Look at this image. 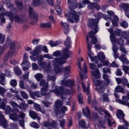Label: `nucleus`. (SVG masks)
I'll use <instances>...</instances> for the list:
<instances>
[{
	"label": "nucleus",
	"instance_id": "1",
	"mask_svg": "<svg viewBox=\"0 0 129 129\" xmlns=\"http://www.w3.org/2000/svg\"><path fill=\"white\" fill-rule=\"evenodd\" d=\"M12 0H5L4 3L6 4V6H7L8 9H10L11 8V11L9 12L8 11H6L4 7H3V4L4 2H2L0 4V12H3L0 14V19L1 22H0V25L2 26L3 24H5L6 23V18L4 16H6L9 18L10 21L13 22L15 21L17 23H20L21 22V18L19 17V16L16 15L17 14V9L14 7V4L11 2Z\"/></svg>",
	"mask_w": 129,
	"mask_h": 129
},
{
	"label": "nucleus",
	"instance_id": "2",
	"mask_svg": "<svg viewBox=\"0 0 129 129\" xmlns=\"http://www.w3.org/2000/svg\"><path fill=\"white\" fill-rule=\"evenodd\" d=\"M63 54V52L60 50H56L53 52L52 55L54 57H59V56L61 55L60 58H55L53 60L51 61V64L53 65L54 68V72H53V75H52V76H55V74H60L62 72V70L64 72L65 75L64 77L65 78H67V77H69V74L70 73V67L68 66L66 68H63L61 69L59 68V65H63V64H65L66 63V59H64L62 58V55Z\"/></svg>",
	"mask_w": 129,
	"mask_h": 129
},
{
	"label": "nucleus",
	"instance_id": "3",
	"mask_svg": "<svg viewBox=\"0 0 129 129\" xmlns=\"http://www.w3.org/2000/svg\"><path fill=\"white\" fill-rule=\"evenodd\" d=\"M30 59L34 62H36V61L38 60L37 63L38 64L40 68L43 70H44V71H46V72L47 73L46 79L48 80V81H50V80H51V81H55V80H56V77H55L54 76H52L54 75V72H53L52 67H51V62H50V60H48L49 62L48 64H47V62H46V61H43L44 58H43V56L42 55H39L38 56H37V58L33 56H31Z\"/></svg>",
	"mask_w": 129,
	"mask_h": 129
},
{
	"label": "nucleus",
	"instance_id": "4",
	"mask_svg": "<svg viewBox=\"0 0 129 129\" xmlns=\"http://www.w3.org/2000/svg\"><path fill=\"white\" fill-rule=\"evenodd\" d=\"M99 20L98 19H91L89 20V27H92L94 28V32L93 31H91L89 32V36L91 39V42L92 44L94 45L96 44L97 42L98 41V40L97 39V38L94 36L96 33L98 32V26L97 25L98 24Z\"/></svg>",
	"mask_w": 129,
	"mask_h": 129
},
{
	"label": "nucleus",
	"instance_id": "5",
	"mask_svg": "<svg viewBox=\"0 0 129 129\" xmlns=\"http://www.w3.org/2000/svg\"><path fill=\"white\" fill-rule=\"evenodd\" d=\"M97 56L98 60L102 63L98 64V68H100V67H102V66H110V67H115L117 68V67L119 66L118 64L114 61L110 63L108 61L105 60V55H104V53L102 52H99Z\"/></svg>",
	"mask_w": 129,
	"mask_h": 129
},
{
	"label": "nucleus",
	"instance_id": "6",
	"mask_svg": "<svg viewBox=\"0 0 129 129\" xmlns=\"http://www.w3.org/2000/svg\"><path fill=\"white\" fill-rule=\"evenodd\" d=\"M6 45H8V46H10V50L5 54L4 62H7L8 61V58H9V57L15 56V55L17 54V50L15 49L16 42L13 41L12 40L7 39L6 41Z\"/></svg>",
	"mask_w": 129,
	"mask_h": 129
},
{
	"label": "nucleus",
	"instance_id": "7",
	"mask_svg": "<svg viewBox=\"0 0 129 129\" xmlns=\"http://www.w3.org/2000/svg\"><path fill=\"white\" fill-rule=\"evenodd\" d=\"M71 38L69 37H68L66 41L64 42V45L66 47V48H63L62 50V54L61 55V58L63 59H68L69 56L72 54V52L69 50V48H71Z\"/></svg>",
	"mask_w": 129,
	"mask_h": 129
},
{
	"label": "nucleus",
	"instance_id": "8",
	"mask_svg": "<svg viewBox=\"0 0 129 129\" xmlns=\"http://www.w3.org/2000/svg\"><path fill=\"white\" fill-rule=\"evenodd\" d=\"M92 107H94L95 110H97L101 115H103V113H105L108 117L107 120H108V123H109V125H110V119L112 120V117H111L110 113H109L107 111L104 110L102 108L96 107V106H97V102L95 100H93L92 101Z\"/></svg>",
	"mask_w": 129,
	"mask_h": 129
},
{
	"label": "nucleus",
	"instance_id": "9",
	"mask_svg": "<svg viewBox=\"0 0 129 129\" xmlns=\"http://www.w3.org/2000/svg\"><path fill=\"white\" fill-rule=\"evenodd\" d=\"M68 4L70 10H72V9H76L77 7L79 9H82L85 7L86 4H90V3L88 0H83L82 3H80L78 4V2L76 0H68Z\"/></svg>",
	"mask_w": 129,
	"mask_h": 129
},
{
	"label": "nucleus",
	"instance_id": "10",
	"mask_svg": "<svg viewBox=\"0 0 129 129\" xmlns=\"http://www.w3.org/2000/svg\"><path fill=\"white\" fill-rule=\"evenodd\" d=\"M65 17L67 18L68 21L73 24L74 22L79 21V17H80V13H76L74 10H71L68 14H65Z\"/></svg>",
	"mask_w": 129,
	"mask_h": 129
},
{
	"label": "nucleus",
	"instance_id": "11",
	"mask_svg": "<svg viewBox=\"0 0 129 129\" xmlns=\"http://www.w3.org/2000/svg\"><path fill=\"white\" fill-rule=\"evenodd\" d=\"M32 6L33 7H38L41 5L42 8H46L47 4L49 6L53 7L54 6V1L53 0H33Z\"/></svg>",
	"mask_w": 129,
	"mask_h": 129
},
{
	"label": "nucleus",
	"instance_id": "12",
	"mask_svg": "<svg viewBox=\"0 0 129 129\" xmlns=\"http://www.w3.org/2000/svg\"><path fill=\"white\" fill-rule=\"evenodd\" d=\"M103 79H104V83L105 85H106L107 86L108 85H112L113 83H112V81L109 79L110 78V77L107 75H106V73H109V74H111V71H110V70L109 69L104 68H103Z\"/></svg>",
	"mask_w": 129,
	"mask_h": 129
},
{
	"label": "nucleus",
	"instance_id": "13",
	"mask_svg": "<svg viewBox=\"0 0 129 129\" xmlns=\"http://www.w3.org/2000/svg\"><path fill=\"white\" fill-rule=\"evenodd\" d=\"M86 41L87 42L88 56L92 62H95L96 63H97V57L94 56V55H93V53H92V51H91L92 45L90 44V41H89V36L88 35L86 36Z\"/></svg>",
	"mask_w": 129,
	"mask_h": 129
},
{
	"label": "nucleus",
	"instance_id": "14",
	"mask_svg": "<svg viewBox=\"0 0 129 129\" xmlns=\"http://www.w3.org/2000/svg\"><path fill=\"white\" fill-rule=\"evenodd\" d=\"M93 80L96 86H99L96 88V90L98 93H103L105 90V86L102 85V82L97 79H93Z\"/></svg>",
	"mask_w": 129,
	"mask_h": 129
},
{
	"label": "nucleus",
	"instance_id": "15",
	"mask_svg": "<svg viewBox=\"0 0 129 129\" xmlns=\"http://www.w3.org/2000/svg\"><path fill=\"white\" fill-rule=\"evenodd\" d=\"M49 92L50 93L54 92L55 94L60 96L61 99H64V97L62 96L63 95V94H65V90L64 89V88H63V86H60L59 87L55 86V89L53 90H50Z\"/></svg>",
	"mask_w": 129,
	"mask_h": 129
},
{
	"label": "nucleus",
	"instance_id": "16",
	"mask_svg": "<svg viewBox=\"0 0 129 129\" xmlns=\"http://www.w3.org/2000/svg\"><path fill=\"white\" fill-rule=\"evenodd\" d=\"M126 96H123L122 97V100H120L118 99H116V102L118 103H120V104H122L123 105H126V106H129V91H126Z\"/></svg>",
	"mask_w": 129,
	"mask_h": 129
},
{
	"label": "nucleus",
	"instance_id": "17",
	"mask_svg": "<svg viewBox=\"0 0 129 129\" xmlns=\"http://www.w3.org/2000/svg\"><path fill=\"white\" fill-rule=\"evenodd\" d=\"M117 118L121 120L120 122H123L126 126H129V122L124 120V114L121 110H118L116 113Z\"/></svg>",
	"mask_w": 129,
	"mask_h": 129
},
{
	"label": "nucleus",
	"instance_id": "18",
	"mask_svg": "<svg viewBox=\"0 0 129 129\" xmlns=\"http://www.w3.org/2000/svg\"><path fill=\"white\" fill-rule=\"evenodd\" d=\"M9 117L12 120H14L15 121H18L19 118L24 119L25 117H26V114L23 111H21L19 113V115H18V114H11L9 116Z\"/></svg>",
	"mask_w": 129,
	"mask_h": 129
},
{
	"label": "nucleus",
	"instance_id": "19",
	"mask_svg": "<svg viewBox=\"0 0 129 129\" xmlns=\"http://www.w3.org/2000/svg\"><path fill=\"white\" fill-rule=\"evenodd\" d=\"M29 72H26L24 75L20 77L21 80L19 82V86L22 89H25V85L24 84V81L23 80H26V79L28 80V79H29Z\"/></svg>",
	"mask_w": 129,
	"mask_h": 129
},
{
	"label": "nucleus",
	"instance_id": "20",
	"mask_svg": "<svg viewBox=\"0 0 129 129\" xmlns=\"http://www.w3.org/2000/svg\"><path fill=\"white\" fill-rule=\"evenodd\" d=\"M89 84H88L87 87H86L85 84H84L83 82H82L83 90L84 92H86L88 95V102L89 104L91 102V95L89 94Z\"/></svg>",
	"mask_w": 129,
	"mask_h": 129
},
{
	"label": "nucleus",
	"instance_id": "21",
	"mask_svg": "<svg viewBox=\"0 0 129 129\" xmlns=\"http://www.w3.org/2000/svg\"><path fill=\"white\" fill-rule=\"evenodd\" d=\"M43 125L45 127H56L57 125V122L56 121L50 120L49 119L43 122Z\"/></svg>",
	"mask_w": 129,
	"mask_h": 129
},
{
	"label": "nucleus",
	"instance_id": "22",
	"mask_svg": "<svg viewBox=\"0 0 129 129\" xmlns=\"http://www.w3.org/2000/svg\"><path fill=\"white\" fill-rule=\"evenodd\" d=\"M61 85L68 87H73L75 85V81L71 80H63L61 82Z\"/></svg>",
	"mask_w": 129,
	"mask_h": 129
},
{
	"label": "nucleus",
	"instance_id": "23",
	"mask_svg": "<svg viewBox=\"0 0 129 129\" xmlns=\"http://www.w3.org/2000/svg\"><path fill=\"white\" fill-rule=\"evenodd\" d=\"M100 94V101L102 102H109L110 100L108 97V95L106 93H101Z\"/></svg>",
	"mask_w": 129,
	"mask_h": 129
},
{
	"label": "nucleus",
	"instance_id": "24",
	"mask_svg": "<svg viewBox=\"0 0 129 129\" xmlns=\"http://www.w3.org/2000/svg\"><path fill=\"white\" fill-rule=\"evenodd\" d=\"M0 125L6 128L8 126V122L5 119V116L3 115V113L0 111Z\"/></svg>",
	"mask_w": 129,
	"mask_h": 129
},
{
	"label": "nucleus",
	"instance_id": "25",
	"mask_svg": "<svg viewBox=\"0 0 129 129\" xmlns=\"http://www.w3.org/2000/svg\"><path fill=\"white\" fill-rule=\"evenodd\" d=\"M63 105V102L60 100H57L55 102V109H54L55 113L56 114H59L60 113V110L58 109H60V107L62 106Z\"/></svg>",
	"mask_w": 129,
	"mask_h": 129
},
{
	"label": "nucleus",
	"instance_id": "26",
	"mask_svg": "<svg viewBox=\"0 0 129 129\" xmlns=\"http://www.w3.org/2000/svg\"><path fill=\"white\" fill-rule=\"evenodd\" d=\"M92 76L94 77L93 79H99L101 77L100 71L98 69H95V70L91 71Z\"/></svg>",
	"mask_w": 129,
	"mask_h": 129
},
{
	"label": "nucleus",
	"instance_id": "27",
	"mask_svg": "<svg viewBox=\"0 0 129 129\" xmlns=\"http://www.w3.org/2000/svg\"><path fill=\"white\" fill-rule=\"evenodd\" d=\"M78 68H79V72L80 73V76L81 80L82 81H83V79L85 78L86 79L87 78V75L86 74L85 75V76H83V74H82V69H81V63L80 62V58H79L78 59Z\"/></svg>",
	"mask_w": 129,
	"mask_h": 129
},
{
	"label": "nucleus",
	"instance_id": "28",
	"mask_svg": "<svg viewBox=\"0 0 129 129\" xmlns=\"http://www.w3.org/2000/svg\"><path fill=\"white\" fill-rule=\"evenodd\" d=\"M29 115L33 119L37 118L38 122L40 123L41 117L38 116L37 113L33 110L29 111Z\"/></svg>",
	"mask_w": 129,
	"mask_h": 129
},
{
	"label": "nucleus",
	"instance_id": "29",
	"mask_svg": "<svg viewBox=\"0 0 129 129\" xmlns=\"http://www.w3.org/2000/svg\"><path fill=\"white\" fill-rule=\"evenodd\" d=\"M34 107L35 109L37 110V111H40L43 114H45L46 112V109L45 108H41V107L40 106V105L34 103Z\"/></svg>",
	"mask_w": 129,
	"mask_h": 129
},
{
	"label": "nucleus",
	"instance_id": "30",
	"mask_svg": "<svg viewBox=\"0 0 129 129\" xmlns=\"http://www.w3.org/2000/svg\"><path fill=\"white\" fill-rule=\"evenodd\" d=\"M60 25H61L62 28H63L64 33L66 35H67L69 33V25L67 23L61 22Z\"/></svg>",
	"mask_w": 129,
	"mask_h": 129
},
{
	"label": "nucleus",
	"instance_id": "31",
	"mask_svg": "<svg viewBox=\"0 0 129 129\" xmlns=\"http://www.w3.org/2000/svg\"><path fill=\"white\" fill-rule=\"evenodd\" d=\"M118 50V48H117V46L116 45H113L112 51L113 52V56L115 59H117V58H118V55H119V53L117 52Z\"/></svg>",
	"mask_w": 129,
	"mask_h": 129
},
{
	"label": "nucleus",
	"instance_id": "32",
	"mask_svg": "<svg viewBox=\"0 0 129 129\" xmlns=\"http://www.w3.org/2000/svg\"><path fill=\"white\" fill-rule=\"evenodd\" d=\"M115 92L117 93H122L123 94H125V90L121 86H117V87H115V90H114Z\"/></svg>",
	"mask_w": 129,
	"mask_h": 129
},
{
	"label": "nucleus",
	"instance_id": "33",
	"mask_svg": "<svg viewBox=\"0 0 129 129\" xmlns=\"http://www.w3.org/2000/svg\"><path fill=\"white\" fill-rule=\"evenodd\" d=\"M88 9L89 10H93L96 9L97 11L100 9V6L96 3H90L88 6Z\"/></svg>",
	"mask_w": 129,
	"mask_h": 129
},
{
	"label": "nucleus",
	"instance_id": "34",
	"mask_svg": "<svg viewBox=\"0 0 129 129\" xmlns=\"http://www.w3.org/2000/svg\"><path fill=\"white\" fill-rule=\"evenodd\" d=\"M28 59H29V57L28 56V54L25 53L23 56V61L22 64L23 65H27V66H30L31 63L28 61Z\"/></svg>",
	"mask_w": 129,
	"mask_h": 129
},
{
	"label": "nucleus",
	"instance_id": "35",
	"mask_svg": "<svg viewBox=\"0 0 129 129\" xmlns=\"http://www.w3.org/2000/svg\"><path fill=\"white\" fill-rule=\"evenodd\" d=\"M82 112L84 115L86 117H89L90 118H91V117H90V110H89V108H88V107H86V110L85 109L83 108Z\"/></svg>",
	"mask_w": 129,
	"mask_h": 129
},
{
	"label": "nucleus",
	"instance_id": "36",
	"mask_svg": "<svg viewBox=\"0 0 129 129\" xmlns=\"http://www.w3.org/2000/svg\"><path fill=\"white\" fill-rule=\"evenodd\" d=\"M108 32L110 33V39L112 43H115V36L113 35V29H108Z\"/></svg>",
	"mask_w": 129,
	"mask_h": 129
},
{
	"label": "nucleus",
	"instance_id": "37",
	"mask_svg": "<svg viewBox=\"0 0 129 129\" xmlns=\"http://www.w3.org/2000/svg\"><path fill=\"white\" fill-rule=\"evenodd\" d=\"M123 33H126V32H125V31L121 32V31H120V30H119V29H117V28L115 29V35H116V36H118V37H120V38H123L125 40V38H124V37L122 36Z\"/></svg>",
	"mask_w": 129,
	"mask_h": 129
},
{
	"label": "nucleus",
	"instance_id": "38",
	"mask_svg": "<svg viewBox=\"0 0 129 129\" xmlns=\"http://www.w3.org/2000/svg\"><path fill=\"white\" fill-rule=\"evenodd\" d=\"M125 56V54H122L119 57V59L120 61L122 62V63H124V64H128V60H127V58H126V57Z\"/></svg>",
	"mask_w": 129,
	"mask_h": 129
},
{
	"label": "nucleus",
	"instance_id": "39",
	"mask_svg": "<svg viewBox=\"0 0 129 129\" xmlns=\"http://www.w3.org/2000/svg\"><path fill=\"white\" fill-rule=\"evenodd\" d=\"M79 124L80 126H81L83 128H87V127H89V123H88V124L86 125V123H85V121L84 120L79 121Z\"/></svg>",
	"mask_w": 129,
	"mask_h": 129
},
{
	"label": "nucleus",
	"instance_id": "40",
	"mask_svg": "<svg viewBox=\"0 0 129 129\" xmlns=\"http://www.w3.org/2000/svg\"><path fill=\"white\" fill-rule=\"evenodd\" d=\"M112 43L113 45H115L114 44L117 43L118 45H119L120 46V47H122V46H123V45H124V41L121 38L117 39V40H116V39H115V42H112Z\"/></svg>",
	"mask_w": 129,
	"mask_h": 129
},
{
	"label": "nucleus",
	"instance_id": "41",
	"mask_svg": "<svg viewBox=\"0 0 129 129\" xmlns=\"http://www.w3.org/2000/svg\"><path fill=\"white\" fill-rule=\"evenodd\" d=\"M49 89V87H43L40 90V93L41 95L45 96L48 95L47 92Z\"/></svg>",
	"mask_w": 129,
	"mask_h": 129
},
{
	"label": "nucleus",
	"instance_id": "42",
	"mask_svg": "<svg viewBox=\"0 0 129 129\" xmlns=\"http://www.w3.org/2000/svg\"><path fill=\"white\" fill-rule=\"evenodd\" d=\"M5 77L6 75L5 74H1L0 75V79H1L0 81V83L2 85H5L6 84V79L5 78Z\"/></svg>",
	"mask_w": 129,
	"mask_h": 129
},
{
	"label": "nucleus",
	"instance_id": "43",
	"mask_svg": "<svg viewBox=\"0 0 129 129\" xmlns=\"http://www.w3.org/2000/svg\"><path fill=\"white\" fill-rule=\"evenodd\" d=\"M28 106H29L28 105V104L24 102H22L19 104V106L18 107V108H20V109H22V110H26V109L28 108Z\"/></svg>",
	"mask_w": 129,
	"mask_h": 129
},
{
	"label": "nucleus",
	"instance_id": "44",
	"mask_svg": "<svg viewBox=\"0 0 129 129\" xmlns=\"http://www.w3.org/2000/svg\"><path fill=\"white\" fill-rule=\"evenodd\" d=\"M117 22H118V17H117L116 16H113V20L112 21V23L114 27L117 26L118 25Z\"/></svg>",
	"mask_w": 129,
	"mask_h": 129
},
{
	"label": "nucleus",
	"instance_id": "45",
	"mask_svg": "<svg viewBox=\"0 0 129 129\" xmlns=\"http://www.w3.org/2000/svg\"><path fill=\"white\" fill-rule=\"evenodd\" d=\"M59 44H61V41H50L49 42V45H50L51 47H56V46H58Z\"/></svg>",
	"mask_w": 129,
	"mask_h": 129
},
{
	"label": "nucleus",
	"instance_id": "46",
	"mask_svg": "<svg viewBox=\"0 0 129 129\" xmlns=\"http://www.w3.org/2000/svg\"><path fill=\"white\" fill-rule=\"evenodd\" d=\"M120 8H122L124 12L126 11H129V4H122L120 5Z\"/></svg>",
	"mask_w": 129,
	"mask_h": 129
},
{
	"label": "nucleus",
	"instance_id": "47",
	"mask_svg": "<svg viewBox=\"0 0 129 129\" xmlns=\"http://www.w3.org/2000/svg\"><path fill=\"white\" fill-rule=\"evenodd\" d=\"M14 71L16 75H18V76L22 75V72L20 70V68H19V67H16L14 68Z\"/></svg>",
	"mask_w": 129,
	"mask_h": 129
},
{
	"label": "nucleus",
	"instance_id": "48",
	"mask_svg": "<svg viewBox=\"0 0 129 129\" xmlns=\"http://www.w3.org/2000/svg\"><path fill=\"white\" fill-rule=\"evenodd\" d=\"M9 103L11 106L13 107V108H18V107L19 108V105L14 101H10Z\"/></svg>",
	"mask_w": 129,
	"mask_h": 129
},
{
	"label": "nucleus",
	"instance_id": "49",
	"mask_svg": "<svg viewBox=\"0 0 129 129\" xmlns=\"http://www.w3.org/2000/svg\"><path fill=\"white\" fill-rule=\"evenodd\" d=\"M5 112L7 114H10L11 112H12V107H11V106L7 105L5 107Z\"/></svg>",
	"mask_w": 129,
	"mask_h": 129
},
{
	"label": "nucleus",
	"instance_id": "50",
	"mask_svg": "<svg viewBox=\"0 0 129 129\" xmlns=\"http://www.w3.org/2000/svg\"><path fill=\"white\" fill-rule=\"evenodd\" d=\"M34 77L37 81H40L41 79H43V75L41 73H38L35 75Z\"/></svg>",
	"mask_w": 129,
	"mask_h": 129
},
{
	"label": "nucleus",
	"instance_id": "51",
	"mask_svg": "<svg viewBox=\"0 0 129 129\" xmlns=\"http://www.w3.org/2000/svg\"><path fill=\"white\" fill-rule=\"evenodd\" d=\"M41 28H51V23L47 22L45 23H41L40 24Z\"/></svg>",
	"mask_w": 129,
	"mask_h": 129
},
{
	"label": "nucleus",
	"instance_id": "52",
	"mask_svg": "<svg viewBox=\"0 0 129 129\" xmlns=\"http://www.w3.org/2000/svg\"><path fill=\"white\" fill-rule=\"evenodd\" d=\"M122 37H124L126 41L127 45H129V35L126 34V33L123 32L122 34Z\"/></svg>",
	"mask_w": 129,
	"mask_h": 129
},
{
	"label": "nucleus",
	"instance_id": "53",
	"mask_svg": "<svg viewBox=\"0 0 129 129\" xmlns=\"http://www.w3.org/2000/svg\"><path fill=\"white\" fill-rule=\"evenodd\" d=\"M30 125L31 127H33L34 128H39V127H40V125H39L37 122L34 121L31 122Z\"/></svg>",
	"mask_w": 129,
	"mask_h": 129
},
{
	"label": "nucleus",
	"instance_id": "54",
	"mask_svg": "<svg viewBox=\"0 0 129 129\" xmlns=\"http://www.w3.org/2000/svg\"><path fill=\"white\" fill-rule=\"evenodd\" d=\"M5 103H7V99L4 98L3 99V102L1 103L0 105V108L1 109H3V110H5L6 108V105Z\"/></svg>",
	"mask_w": 129,
	"mask_h": 129
},
{
	"label": "nucleus",
	"instance_id": "55",
	"mask_svg": "<svg viewBox=\"0 0 129 129\" xmlns=\"http://www.w3.org/2000/svg\"><path fill=\"white\" fill-rule=\"evenodd\" d=\"M20 93L22 97L24 98V99H28L29 98V96L28 95V94L26 93V92L21 91Z\"/></svg>",
	"mask_w": 129,
	"mask_h": 129
},
{
	"label": "nucleus",
	"instance_id": "56",
	"mask_svg": "<svg viewBox=\"0 0 129 129\" xmlns=\"http://www.w3.org/2000/svg\"><path fill=\"white\" fill-rule=\"evenodd\" d=\"M5 39H6V35L0 33V44H4L5 43Z\"/></svg>",
	"mask_w": 129,
	"mask_h": 129
},
{
	"label": "nucleus",
	"instance_id": "57",
	"mask_svg": "<svg viewBox=\"0 0 129 129\" xmlns=\"http://www.w3.org/2000/svg\"><path fill=\"white\" fill-rule=\"evenodd\" d=\"M42 58H46V59H49V60H52L53 59V55L50 54H45L42 56Z\"/></svg>",
	"mask_w": 129,
	"mask_h": 129
},
{
	"label": "nucleus",
	"instance_id": "58",
	"mask_svg": "<svg viewBox=\"0 0 129 129\" xmlns=\"http://www.w3.org/2000/svg\"><path fill=\"white\" fill-rule=\"evenodd\" d=\"M40 86H43V87H48V83L46 82L45 80H42L40 82Z\"/></svg>",
	"mask_w": 129,
	"mask_h": 129
},
{
	"label": "nucleus",
	"instance_id": "59",
	"mask_svg": "<svg viewBox=\"0 0 129 129\" xmlns=\"http://www.w3.org/2000/svg\"><path fill=\"white\" fill-rule=\"evenodd\" d=\"M120 26L121 27H122V28L126 29V28L128 27V23H127V22H126V21H123L122 22L120 23Z\"/></svg>",
	"mask_w": 129,
	"mask_h": 129
},
{
	"label": "nucleus",
	"instance_id": "60",
	"mask_svg": "<svg viewBox=\"0 0 129 129\" xmlns=\"http://www.w3.org/2000/svg\"><path fill=\"white\" fill-rule=\"evenodd\" d=\"M29 16H30L31 18H35V13H34V11L32 8L29 7Z\"/></svg>",
	"mask_w": 129,
	"mask_h": 129
},
{
	"label": "nucleus",
	"instance_id": "61",
	"mask_svg": "<svg viewBox=\"0 0 129 129\" xmlns=\"http://www.w3.org/2000/svg\"><path fill=\"white\" fill-rule=\"evenodd\" d=\"M7 91V90H6V89L3 88V87L0 86V95L1 96H3V97H4V96H5V92H6Z\"/></svg>",
	"mask_w": 129,
	"mask_h": 129
},
{
	"label": "nucleus",
	"instance_id": "62",
	"mask_svg": "<svg viewBox=\"0 0 129 129\" xmlns=\"http://www.w3.org/2000/svg\"><path fill=\"white\" fill-rule=\"evenodd\" d=\"M28 82L29 83H31V85L30 86L31 88H32V89H36V88H37V85L33 83L32 81L28 80Z\"/></svg>",
	"mask_w": 129,
	"mask_h": 129
},
{
	"label": "nucleus",
	"instance_id": "63",
	"mask_svg": "<svg viewBox=\"0 0 129 129\" xmlns=\"http://www.w3.org/2000/svg\"><path fill=\"white\" fill-rule=\"evenodd\" d=\"M17 85V82L16 80H11L10 81V85L11 86H13L14 87H16Z\"/></svg>",
	"mask_w": 129,
	"mask_h": 129
},
{
	"label": "nucleus",
	"instance_id": "64",
	"mask_svg": "<svg viewBox=\"0 0 129 129\" xmlns=\"http://www.w3.org/2000/svg\"><path fill=\"white\" fill-rule=\"evenodd\" d=\"M55 11L58 15H61V14H62V9L60 8L59 6L55 7Z\"/></svg>",
	"mask_w": 129,
	"mask_h": 129
}]
</instances>
